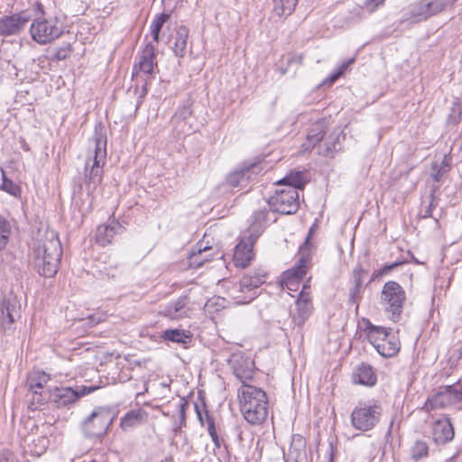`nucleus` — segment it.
<instances>
[{"label": "nucleus", "instance_id": "f257e3e1", "mask_svg": "<svg viewBox=\"0 0 462 462\" xmlns=\"http://www.w3.org/2000/svg\"><path fill=\"white\" fill-rule=\"evenodd\" d=\"M62 247L57 233L46 230L40 234L33 250V263L40 275L53 277L59 269Z\"/></svg>", "mask_w": 462, "mask_h": 462}, {"label": "nucleus", "instance_id": "f03ea898", "mask_svg": "<svg viewBox=\"0 0 462 462\" xmlns=\"http://www.w3.org/2000/svg\"><path fill=\"white\" fill-rule=\"evenodd\" d=\"M307 181V174L302 171L291 172L276 182L279 187L267 200L270 209L280 214H294L299 208V192Z\"/></svg>", "mask_w": 462, "mask_h": 462}, {"label": "nucleus", "instance_id": "7ed1b4c3", "mask_svg": "<svg viewBox=\"0 0 462 462\" xmlns=\"http://www.w3.org/2000/svg\"><path fill=\"white\" fill-rule=\"evenodd\" d=\"M239 404L245 420L250 424H261L268 414V401L265 392L250 384L238 390Z\"/></svg>", "mask_w": 462, "mask_h": 462}, {"label": "nucleus", "instance_id": "20e7f679", "mask_svg": "<svg viewBox=\"0 0 462 462\" xmlns=\"http://www.w3.org/2000/svg\"><path fill=\"white\" fill-rule=\"evenodd\" d=\"M94 157L85 164V183L88 190L94 191L103 180V167L106 158V134L101 125H96L94 136Z\"/></svg>", "mask_w": 462, "mask_h": 462}, {"label": "nucleus", "instance_id": "39448f33", "mask_svg": "<svg viewBox=\"0 0 462 462\" xmlns=\"http://www.w3.org/2000/svg\"><path fill=\"white\" fill-rule=\"evenodd\" d=\"M317 221V219L315 220ZM316 222L310 229L304 243L300 246L298 255L299 259L295 266L282 273L280 280V285L282 290L288 291V293L298 292L300 288V282L306 274L310 266L312 256V245L310 244V239L315 230Z\"/></svg>", "mask_w": 462, "mask_h": 462}, {"label": "nucleus", "instance_id": "423d86ee", "mask_svg": "<svg viewBox=\"0 0 462 462\" xmlns=\"http://www.w3.org/2000/svg\"><path fill=\"white\" fill-rule=\"evenodd\" d=\"M65 32V26L57 16L38 17L30 26V33L34 42L41 45L50 44Z\"/></svg>", "mask_w": 462, "mask_h": 462}, {"label": "nucleus", "instance_id": "0eeeda50", "mask_svg": "<svg viewBox=\"0 0 462 462\" xmlns=\"http://www.w3.org/2000/svg\"><path fill=\"white\" fill-rule=\"evenodd\" d=\"M406 299L405 291L396 282L384 283L380 296V304L391 320H399Z\"/></svg>", "mask_w": 462, "mask_h": 462}, {"label": "nucleus", "instance_id": "6e6552de", "mask_svg": "<svg viewBox=\"0 0 462 462\" xmlns=\"http://www.w3.org/2000/svg\"><path fill=\"white\" fill-rule=\"evenodd\" d=\"M266 272L262 268L254 269L245 273L239 282V289H233V298L239 303H249L256 297V289L264 282Z\"/></svg>", "mask_w": 462, "mask_h": 462}, {"label": "nucleus", "instance_id": "1a4fd4ad", "mask_svg": "<svg viewBox=\"0 0 462 462\" xmlns=\"http://www.w3.org/2000/svg\"><path fill=\"white\" fill-rule=\"evenodd\" d=\"M367 329L368 340L382 356L393 357L399 352L400 341L394 334L373 325Z\"/></svg>", "mask_w": 462, "mask_h": 462}, {"label": "nucleus", "instance_id": "9d476101", "mask_svg": "<svg viewBox=\"0 0 462 462\" xmlns=\"http://www.w3.org/2000/svg\"><path fill=\"white\" fill-rule=\"evenodd\" d=\"M383 408L379 403L369 402L356 406L351 413L353 427L361 431L372 430L380 421Z\"/></svg>", "mask_w": 462, "mask_h": 462}, {"label": "nucleus", "instance_id": "9b49d317", "mask_svg": "<svg viewBox=\"0 0 462 462\" xmlns=\"http://www.w3.org/2000/svg\"><path fill=\"white\" fill-rule=\"evenodd\" d=\"M457 0H420L411 5L410 16L417 22L425 21L431 16L453 8Z\"/></svg>", "mask_w": 462, "mask_h": 462}, {"label": "nucleus", "instance_id": "f8f14e48", "mask_svg": "<svg viewBox=\"0 0 462 462\" xmlns=\"http://www.w3.org/2000/svg\"><path fill=\"white\" fill-rule=\"evenodd\" d=\"M462 405V391L455 385L445 386L436 394L429 398L422 407L426 411L435 409Z\"/></svg>", "mask_w": 462, "mask_h": 462}, {"label": "nucleus", "instance_id": "ddd939ff", "mask_svg": "<svg viewBox=\"0 0 462 462\" xmlns=\"http://www.w3.org/2000/svg\"><path fill=\"white\" fill-rule=\"evenodd\" d=\"M100 385H80L75 389L71 387H60L53 389L50 393V400L58 407H66L76 402L80 397L86 396L99 389Z\"/></svg>", "mask_w": 462, "mask_h": 462}, {"label": "nucleus", "instance_id": "4468645a", "mask_svg": "<svg viewBox=\"0 0 462 462\" xmlns=\"http://www.w3.org/2000/svg\"><path fill=\"white\" fill-rule=\"evenodd\" d=\"M52 430L51 425L42 424L36 428V432L29 434L25 439L27 452L37 457L44 454L50 446Z\"/></svg>", "mask_w": 462, "mask_h": 462}, {"label": "nucleus", "instance_id": "2eb2a0df", "mask_svg": "<svg viewBox=\"0 0 462 462\" xmlns=\"http://www.w3.org/2000/svg\"><path fill=\"white\" fill-rule=\"evenodd\" d=\"M112 422L109 413L102 409L95 410L83 422L87 436L99 438L105 435Z\"/></svg>", "mask_w": 462, "mask_h": 462}, {"label": "nucleus", "instance_id": "dca6fc26", "mask_svg": "<svg viewBox=\"0 0 462 462\" xmlns=\"http://www.w3.org/2000/svg\"><path fill=\"white\" fill-rule=\"evenodd\" d=\"M228 363L242 385L248 384L247 382L252 380L254 374V361L243 353L237 352L231 355Z\"/></svg>", "mask_w": 462, "mask_h": 462}, {"label": "nucleus", "instance_id": "f3484780", "mask_svg": "<svg viewBox=\"0 0 462 462\" xmlns=\"http://www.w3.org/2000/svg\"><path fill=\"white\" fill-rule=\"evenodd\" d=\"M20 317V306L15 298L5 300L0 306V325L5 334L14 331V323Z\"/></svg>", "mask_w": 462, "mask_h": 462}, {"label": "nucleus", "instance_id": "a211bd4d", "mask_svg": "<svg viewBox=\"0 0 462 462\" xmlns=\"http://www.w3.org/2000/svg\"><path fill=\"white\" fill-rule=\"evenodd\" d=\"M30 21V16L23 12L6 15L0 19V35L10 36L20 33Z\"/></svg>", "mask_w": 462, "mask_h": 462}, {"label": "nucleus", "instance_id": "6ab92c4d", "mask_svg": "<svg viewBox=\"0 0 462 462\" xmlns=\"http://www.w3.org/2000/svg\"><path fill=\"white\" fill-rule=\"evenodd\" d=\"M255 237L249 236L241 239L235 248L234 262L236 266L245 268L253 259V247L255 243Z\"/></svg>", "mask_w": 462, "mask_h": 462}, {"label": "nucleus", "instance_id": "aec40b11", "mask_svg": "<svg viewBox=\"0 0 462 462\" xmlns=\"http://www.w3.org/2000/svg\"><path fill=\"white\" fill-rule=\"evenodd\" d=\"M50 377L45 373H38L35 376H31L29 379V392L27 397L32 395V402L31 403L32 409H37L36 404H43L46 398L41 392L43 385L47 383Z\"/></svg>", "mask_w": 462, "mask_h": 462}, {"label": "nucleus", "instance_id": "412c9836", "mask_svg": "<svg viewBox=\"0 0 462 462\" xmlns=\"http://www.w3.org/2000/svg\"><path fill=\"white\" fill-rule=\"evenodd\" d=\"M455 435L453 425L447 417L436 420L432 424V438L438 444H445L453 439Z\"/></svg>", "mask_w": 462, "mask_h": 462}, {"label": "nucleus", "instance_id": "4be33fe9", "mask_svg": "<svg viewBox=\"0 0 462 462\" xmlns=\"http://www.w3.org/2000/svg\"><path fill=\"white\" fill-rule=\"evenodd\" d=\"M155 66V46L149 42L142 51L138 63L134 66V70H136V74L142 72L143 74L151 75L152 74Z\"/></svg>", "mask_w": 462, "mask_h": 462}, {"label": "nucleus", "instance_id": "5701e85b", "mask_svg": "<svg viewBox=\"0 0 462 462\" xmlns=\"http://www.w3.org/2000/svg\"><path fill=\"white\" fill-rule=\"evenodd\" d=\"M188 300L186 297H180L174 302L166 306L160 313L171 319H182L189 315Z\"/></svg>", "mask_w": 462, "mask_h": 462}, {"label": "nucleus", "instance_id": "b1692460", "mask_svg": "<svg viewBox=\"0 0 462 462\" xmlns=\"http://www.w3.org/2000/svg\"><path fill=\"white\" fill-rule=\"evenodd\" d=\"M352 381L356 384L373 386L376 383V374L370 365H359L352 374Z\"/></svg>", "mask_w": 462, "mask_h": 462}, {"label": "nucleus", "instance_id": "393cba45", "mask_svg": "<svg viewBox=\"0 0 462 462\" xmlns=\"http://www.w3.org/2000/svg\"><path fill=\"white\" fill-rule=\"evenodd\" d=\"M121 229L119 223L114 220L108 224L100 225L97 228L96 240L100 245L106 246Z\"/></svg>", "mask_w": 462, "mask_h": 462}, {"label": "nucleus", "instance_id": "a878e982", "mask_svg": "<svg viewBox=\"0 0 462 462\" xmlns=\"http://www.w3.org/2000/svg\"><path fill=\"white\" fill-rule=\"evenodd\" d=\"M196 410L199 420L200 421L202 426L207 428V431L209 434L216 448H220L222 445V439L217 434L214 418L208 414V411H205V412L200 411L197 405Z\"/></svg>", "mask_w": 462, "mask_h": 462}, {"label": "nucleus", "instance_id": "bb28decb", "mask_svg": "<svg viewBox=\"0 0 462 462\" xmlns=\"http://www.w3.org/2000/svg\"><path fill=\"white\" fill-rule=\"evenodd\" d=\"M256 168H258V166L254 164L250 167L234 171L227 177L228 184L232 187L245 188L251 179V173L254 172Z\"/></svg>", "mask_w": 462, "mask_h": 462}, {"label": "nucleus", "instance_id": "cd10ccee", "mask_svg": "<svg viewBox=\"0 0 462 462\" xmlns=\"http://www.w3.org/2000/svg\"><path fill=\"white\" fill-rule=\"evenodd\" d=\"M189 29L181 25L177 29L173 51L178 57H184L186 53L187 42L189 39Z\"/></svg>", "mask_w": 462, "mask_h": 462}, {"label": "nucleus", "instance_id": "c85d7f7f", "mask_svg": "<svg viewBox=\"0 0 462 462\" xmlns=\"http://www.w3.org/2000/svg\"><path fill=\"white\" fill-rule=\"evenodd\" d=\"M303 60L302 54L288 53L282 57L279 67L281 75H285L288 71L299 67Z\"/></svg>", "mask_w": 462, "mask_h": 462}, {"label": "nucleus", "instance_id": "c756f323", "mask_svg": "<svg viewBox=\"0 0 462 462\" xmlns=\"http://www.w3.org/2000/svg\"><path fill=\"white\" fill-rule=\"evenodd\" d=\"M298 0H273V13L278 17L288 16L294 10Z\"/></svg>", "mask_w": 462, "mask_h": 462}, {"label": "nucleus", "instance_id": "7c9ffc66", "mask_svg": "<svg viewBox=\"0 0 462 462\" xmlns=\"http://www.w3.org/2000/svg\"><path fill=\"white\" fill-rule=\"evenodd\" d=\"M143 416L142 410H133L128 411L121 420V428L127 430L141 424Z\"/></svg>", "mask_w": 462, "mask_h": 462}, {"label": "nucleus", "instance_id": "2f4dec72", "mask_svg": "<svg viewBox=\"0 0 462 462\" xmlns=\"http://www.w3.org/2000/svg\"><path fill=\"white\" fill-rule=\"evenodd\" d=\"M162 337L165 340L186 344L191 337L190 332L182 329H167L163 332Z\"/></svg>", "mask_w": 462, "mask_h": 462}, {"label": "nucleus", "instance_id": "473e14b6", "mask_svg": "<svg viewBox=\"0 0 462 462\" xmlns=\"http://www.w3.org/2000/svg\"><path fill=\"white\" fill-rule=\"evenodd\" d=\"M212 248L205 246H199L197 252H193L189 256V263L191 266L195 268L200 267L204 262L209 261L210 254H208L211 251Z\"/></svg>", "mask_w": 462, "mask_h": 462}, {"label": "nucleus", "instance_id": "72a5a7b5", "mask_svg": "<svg viewBox=\"0 0 462 462\" xmlns=\"http://www.w3.org/2000/svg\"><path fill=\"white\" fill-rule=\"evenodd\" d=\"M192 115V110L189 106H184L180 108L172 117L173 124L180 126V131L185 133V125H187V121L190 118Z\"/></svg>", "mask_w": 462, "mask_h": 462}, {"label": "nucleus", "instance_id": "f704fd0d", "mask_svg": "<svg viewBox=\"0 0 462 462\" xmlns=\"http://www.w3.org/2000/svg\"><path fill=\"white\" fill-rule=\"evenodd\" d=\"M169 14H161L157 15L151 24V34L154 42H159V34L162 25L169 20Z\"/></svg>", "mask_w": 462, "mask_h": 462}, {"label": "nucleus", "instance_id": "c9c22d12", "mask_svg": "<svg viewBox=\"0 0 462 462\" xmlns=\"http://www.w3.org/2000/svg\"><path fill=\"white\" fill-rule=\"evenodd\" d=\"M429 453V446L427 442L423 440H417L411 448V457L414 460H419Z\"/></svg>", "mask_w": 462, "mask_h": 462}, {"label": "nucleus", "instance_id": "e433bc0d", "mask_svg": "<svg viewBox=\"0 0 462 462\" xmlns=\"http://www.w3.org/2000/svg\"><path fill=\"white\" fill-rule=\"evenodd\" d=\"M11 235L10 223L0 216V251L5 248Z\"/></svg>", "mask_w": 462, "mask_h": 462}, {"label": "nucleus", "instance_id": "4c0bfd02", "mask_svg": "<svg viewBox=\"0 0 462 462\" xmlns=\"http://www.w3.org/2000/svg\"><path fill=\"white\" fill-rule=\"evenodd\" d=\"M2 171V178L3 182L0 185V189L5 190V192L9 193L10 195L14 197H18L21 194V189L18 185H16L13 180L6 178L5 173L3 169H1Z\"/></svg>", "mask_w": 462, "mask_h": 462}, {"label": "nucleus", "instance_id": "58836bf2", "mask_svg": "<svg viewBox=\"0 0 462 462\" xmlns=\"http://www.w3.org/2000/svg\"><path fill=\"white\" fill-rule=\"evenodd\" d=\"M354 61V59H350L348 61L342 63L338 69L332 72L326 79L321 82V86H330L336 80L339 79L341 75L345 73L349 64Z\"/></svg>", "mask_w": 462, "mask_h": 462}, {"label": "nucleus", "instance_id": "ea45409f", "mask_svg": "<svg viewBox=\"0 0 462 462\" xmlns=\"http://www.w3.org/2000/svg\"><path fill=\"white\" fill-rule=\"evenodd\" d=\"M253 226L254 228L261 227L263 224L268 221V210L266 208L259 209L254 213L253 216Z\"/></svg>", "mask_w": 462, "mask_h": 462}, {"label": "nucleus", "instance_id": "a19ab883", "mask_svg": "<svg viewBox=\"0 0 462 462\" xmlns=\"http://www.w3.org/2000/svg\"><path fill=\"white\" fill-rule=\"evenodd\" d=\"M222 308H224V299L219 297H213L205 304V310L210 314L214 311H218Z\"/></svg>", "mask_w": 462, "mask_h": 462}, {"label": "nucleus", "instance_id": "79ce46f5", "mask_svg": "<svg viewBox=\"0 0 462 462\" xmlns=\"http://www.w3.org/2000/svg\"><path fill=\"white\" fill-rule=\"evenodd\" d=\"M318 144V135L316 134H308L306 141L302 143V149L307 152Z\"/></svg>", "mask_w": 462, "mask_h": 462}, {"label": "nucleus", "instance_id": "37998d69", "mask_svg": "<svg viewBox=\"0 0 462 462\" xmlns=\"http://www.w3.org/2000/svg\"><path fill=\"white\" fill-rule=\"evenodd\" d=\"M364 273L365 271L362 268L354 269L352 276L353 285H356V287H362L364 282Z\"/></svg>", "mask_w": 462, "mask_h": 462}, {"label": "nucleus", "instance_id": "c03bdc74", "mask_svg": "<svg viewBox=\"0 0 462 462\" xmlns=\"http://www.w3.org/2000/svg\"><path fill=\"white\" fill-rule=\"evenodd\" d=\"M70 52L69 45H64L57 49L54 58L56 60H63L68 58Z\"/></svg>", "mask_w": 462, "mask_h": 462}, {"label": "nucleus", "instance_id": "a18cd8bd", "mask_svg": "<svg viewBox=\"0 0 462 462\" xmlns=\"http://www.w3.org/2000/svg\"><path fill=\"white\" fill-rule=\"evenodd\" d=\"M432 170L437 171L436 172L432 173V178L435 181H439L442 176L448 171L447 169H443V167H439V163L437 162H434L432 163Z\"/></svg>", "mask_w": 462, "mask_h": 462}, {"label": "nucleus", "instance_id": "49530a36", "mask_svg": "<svg viewBox=\"0 0 462 462\" xmlns=\"http://www.w3.org/2000/svg\"><path fill=\"white\" fill-rule=\"evenodd\" d=\"M361 287H356V285H353L349 291V300L353 303H356L359 298Z\"/></svg>", "mask_w": 462, "mask_h": 462}, {"label": "nucleus", "instance_id": "de8ad7c7", "mask_svg": "<svg viewBox=\"0 0 462 462\" xmlns=\"http://www.w3.org/2000/svg\"><path fill=\"white\" fill-rule=\"evenodd\" d=\"M12 457V453L8 450H4L0 454V462H9V459Z\"/></svg>", "mask_w": 462, "mask_h": 462}, {"label": "nucleus", "instance_id": "09e8293b", "mask_svg": "<svg viewBox=\"0 0 462 462\" xmlns=\"http://www.w3.org/2000/svg\"><path fill=\"white\" fill-rule=\"evenodd\" d=\"M187 406H188L187 402H181L180 404L179 411H180V420L182 422H184V420H185V410H186Z\"/></svg>", "mask_w": 462, "mask_h": 462}, {"label": "nucleus", "instance_id": "8fccbe9b", "mask_svg": "<svg viewBox=\"0 0 462 462\" xmlns=\"http://www.w3.org/2000/svg\"><path fill=\"white\" fill-rule=\"evenodd\" d=\"M449 162L450 159L447 155H445L442 159L441 164H439V167H443V169H447L448 171Z\"/></svg>", "mask_w": 462, "mask_h": 462}, {"label": "nucleus", "instance_id": "3c124183", "mask_svg": "<svg viewBox=\"0 0 462 462\" xmlns=\"http://www.w3.org/2000/svg\"><path fill=\"white\" fill-rule=\"evenodd\" d=\"M395 265L396 264L385 266L383 270L379 271V274H383L384 273H387V272L391 271L393 269V267L395 266Z\"/></svg>", "mask_w": 462, "mask_h": 462}, {"label": "nucleus", "instance_id": "603ef678", "mask_svg": "<svg viewBox=\"0 0 462 462\" xmlns=\"http://www.w3.org/2000/svg\"><path fill=\"white\" fill-rule=\"evenodd\" d=\"M236 430L237 432V439H238L239 442H242V440H243L242 431L239 429H236Z\"/></svg>", "mask_w": 462, "mask_h": 462}, {"label": "nucleus", "instance_id": "864d4df0", "mask_svg": "<svg viewBox=\"0 0 462 462\" xmlns=\"http://www.w3.org/2000/svg\"><path fill=\"white\" fill-rule=\"evenodd\" d=\"M372 4H374L375 6L381 5L383 3L384 0H370Z\"/></svg>", "mask_w": 462, "mask_h": 462}, {"label": "nucleus", "instance_id": "5fc2aeb1", "mask_svg": "<svg viewBox=\"0 0 462 462\" xmlns=\"http://www.w3.org/2000/svg\"><path fill=\"white\" fill-rule=\"evenodd\" d=\"M171 1V0H163V2H164L165 4H169ZM174 1H175V4L173 5V6H172V7H176V5H177L180 2H181L182 0H174Z\"/></svg>", "mask_w": 462, "mask_h": 462}, {"label": "nucleus", "instance_id": "6e6d98bb", "mask_svg": "<svg viewBox=\"0 0 462 462\" xmlns=\"http://www.w3.org/2000/svg\"><path fill=\"white\" fill-rule=\"evenodd\" d=\"M306 289V286L304 285L303 288L300 290V296H303V293H304V290Z\"/></svg>", "mask_w": 462, "mask_h": 462}]
</instances>
